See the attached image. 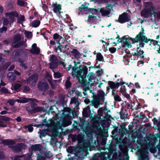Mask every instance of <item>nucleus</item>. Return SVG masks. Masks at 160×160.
<instances>
[{"mask_svg": "<svg viewBox=\"0 0 160 160\" xmlns=\"http://www.w3.org/2000/svg\"><path fill=\"white\" fill-rule=\"evenodd\" d=\"M74 66L72 67V76L76 77L79 79V81H80V78L82 79V81L84 82H87L86 76L88 73V68L85 65L80 64V61H76L74 60L73 62Z\"/></svg>", "mask_w": 160, "mask_h": 160, "instance_id": "1", "label": "nucleus"}, {"mask_svg": "<svg viewBox=\"0 0 160 160\" xmlns=\"http://www.w3.org/2000/svg\"><path fill=\"white\" fill-rule=\"evenodd\" d=\"M32 100L30 102V105L26 107V110L31 114L41 112H45L46 109L42 107L38 106V104L35 102H38L39 101L35 99Z\"/></svg>", "mask_w": 160, "mask_h": 160, "instance_id": "2", "label": "nucleus"}, {"mask_svg": "<svg viewBox=\"0 0 160 160\" xmlns=\"http://www.w3.org/2000/svg\"><path fill=\"white\" fill-rule=\"evenodd\" d=\"M16 153H23L22 149H27V146L24 143L21 142L17 143L15 145L9 147Z\"/></svg>", "mask_w": 160, "mask_h": 160, "instance_id": "3", "label": "nucleus"}, {"mask_svg": "<svg viewBox=\"0 0 160 160\" xmlns=\"http://www.w3.org/2000/svg\"><path fill=\"white\" fill-rule=\"evenodd\" d=\"M89 3H87L85 2L84 4H82L80 7H79L78 9L80 12L82 11H87L91 12L92 15L97 14L98 12V10L97 9L93 8H90L88 7Z\"/></svg>", "mask_w": 160, "mask_h": 160, "instance_id": "4", "label": "nucleus"}, {"mask_svg": "<svg viewBox=\"0 0 160 160\" xmlns=\"http://www.w3.org/2000/svg\"><path fill=\"white\" fill-rule=\"evenodd\" d=\"M138 42V45H137L138 47L135 49L136 52L132 53V54L133 56H138L144 59L145 58L143 54L144 53V52L143 50L141 49V48H143L145 45L141 41H140Z\"/></svg>", "mask_w": 160, "mask_h": 160, "instance_id": "5", "label": "nucleus"}, {"mask_svg": "<svg viewBox=\"0 0 160 160\" xmlns=\"http://www.w3.org/2000/svg\"><path fill=\"white\" fill-rule=\"evenodd\" d=\"M153 13H155V9L152 7L148 8H144L141 12V15L145 18L151 17Z\"/></svg>", "mask_w": 160, "mask_h": 160, "instance_id": "6", "label": "nucleus"}, {"mask_svg": "<svg viewBox=\"0 0 160 160\" xmlns=\"http://www.w3.org/2000/svg\"><path fill=\"white\" fill-rule=\"evenodd\" d=\"M131 19L130 15L127 12H124L119 15L118 19L115 20V21L122 24L129 21Z\"/></svg>", "mask_w": 160, "mask_h": 160, "instance_id": "7", "label": "nucleus"}, {"mask_svg": "<svg viewBox=\"0 0 160 160\" xmlns=\"http://www.w3.org/2000/svg\"><path fill=\"white\" fill-rule=\"evenodd\" d=\"M38 79V75L33 74L29 77L27 79V84L32 86H35L37 83Z\"/></svg>", "mask_w": 160, "mask_h": 160, "instance_id": "8", "label": "nucleus"}, {"mask_svg": "<svg viewBox=\"0 0 160 160\" xmlns=\"http://www.w3.org/2000/svg\"><path fill=\"white\" fill-rule=\"evenodd\" d=\"M104 98V95L102 93H98V95L94 94L93 96V99L94 101L93 103H95L94 107L97 108L99 107V103L101 100L103 99Z\"/></svg>", "mask_w": 160, "mask_h": 160, "instance_id": "9", "label": "nucleus"}, {"mask_svg": "<svg viewBox=\"0 0 160 160\" xmlns=\"http://www.w3.org/2000/svg\"><path fill=\"white\" fill-rule=\"evenodd\" d=\"M38 89L40 91L45 92L49 88L48 83L46 82L39 81L37 85Z\"/></svg>", "mask_w": 160, "mask_h": 160, "instance_id": "10", "label": "nucleus"}, {"mask_svg": "<svg viewBox=\"0 0 160 160\" xmlns=\"http://www.w3.org/2000/svg\"><path fill=\"white\" fill-rule=\"evenodd\" d=\"M51 62L49 63L50 68L54 69L57 68L58 66V60L54 55H52L50 59Z\"/></svg>", "mask_w": 160, "mask_h": 160, "instance_id": "11", "label": "nucleus"}, {"mask_svg": "<svg viewBox=\"0 0 160 160\" xmlns=\"http://www.w3.org/2000/svg\"><path fill=\"white\" fill-rule=\"evenodd\" d=\"M50 44L51 45H55L54 50L56 52H57L58 49L60 52H62V49L60 47V46H62V48H63V46L61 44L59 40L56 41V40L53 41V40H51L50 42Z\"/></svg>", "mask_w": 160, "mask_h": 160, "instance_id": "12", "label": "nucleus"}, {"mask_svg": "<svg viewBox=\"0 0 160 160\" xmlns=\"http://www.w3.org/2000/svg\"><path fill=\"white\" fill-rule=\"evenodd\" d=\"M7 16L9 17L10 21L13 23L15 21L14 17L17 18L18 17V14L17 12H11L6 13Z\"/></svg>", "mask_w": 160, "mask_h": 160, "instance_id": "13", "label": "nucleus"}, {"mask_svg": "<svg viewBox=\"0 0 160 160\" xmlns=\"http://www.w3.org/2000/svg\"><path fill=\"white\" fill-rule=\"evenodd\" d=\"M87 77L88 79V82L87 80V82H86L81 81L82 84H85L86 85L88 83V84H89L90 82H92V80H95L96 78L95 74L93 72H89L88 75L87 74L86 77Z\"/></svg>", "mask_w": 160, "mask_h": 160, "instance_id": "14", "label": "nucleus"}, {"mask_svg": "<svg viewBox=\"0 0 160 160\" xmlns=\"http://www.w3.org/2000/svg\"><path fill=\"white\" fill-rule=\"evenodd\" d=\"M20 53L25 54L26 52L22 49H18L14 50L12 55V58L13 59H15L16 58L20 56Z\"/></svg>", "mask_w": 160, "mask_h": 160, "instance_id": "15", "label": "nucleus"}, {"mask_svg": "<svg viewBox=\"0 0 160 160\" xmlns=\"http://www.w3.org/2000/svg\"><path fill=\"white\" fill-rule=\"evenodd\" d=\"M67 151L70 153L75 152L76 155L80 154V153L81 152L80 149L77 151L76 148L75 147L71 146H69L68 147V148L67 149Z\"/></svg>", "mask_w": 160, "mask_h": 160, "instance_id": "16", "label": "nucleus"}, {"mask_svg": "<svg viewBox=\"0 0 160 160\" xmlns=\"http://www.w3.org/2000/svg\"><path fill=\"white\" fill-rule=\"evenodd\" d=\"M107 110V108L106 107H105L104 109H103L102 108H100L98 111V115L99 117H96V118L100 121L102 120V117L103 113L104 111H106Z\"/></svg>", "mask_w": 160, "mask_h": 160, "instance_id": "17", "label": "nucleus"}, {"mask_svg": "<svg viewBox=\"0 0 160 160\" xmlns=\"http://www.w3.org/2000/svg\"><path fill=\"white\" fill-rule=\"evenodd\" d=\"M30 52L33 54H38L40 52V50L37 47V44L34 43L32 45V48L30 50Z\"/></svg>", "mask_w": 160, "mask_h": 160, "instance_id": "18", "label": "nucleus"}, {"mask_svg": "<svg viewBox=\"0 0 160 160\" xmlns=\"http://www.w3.org/2000/svg\"><path fill=\"white\" fill-rule=\"evenodd\" d=\"M16 143L13 139H2V143L5 145H14Z\"/></svg>", "mask_w": 160, "mask_h": 160, "instance_id": "19", "label": "nucleus"}, {"mask_svg": "<svg viewBox=\"0 0 160 160\" xmlns=\"http://www.w3.org/2000/svg\"><path fill=\"white\" fill-rule=\"evenodd\" d=\"M53 8V11L54 13H57L58 12H60L61 10V5L58 4L56 2L53 3L52 5Z\"/></svg>", "mask_w": 160, "mask_h": 160, "instance_id": "20", "label": "nucleus"}, {"mask_svg": "<svg viewBox=\"0 0 160 160\" xmlns=\"http://www.w3.org/2000/svg\"><path fill=\"white\" fill-rule=\"evenodd\" d=\"M108 86L107 87V90L109 89V88L112 89L118 88L117 82L115 83V82L113 81H109L108 82Z\"/></svg>", "mask_w": 160, "mask_h": 160, "instance_id": "21", "label": "nucleus"}, {"mask_svg": "<svg viewBox=\"0 0 160 160\" xmlns=\"http://www.w3.org/2000/svg\"><path fill=\"white\" fill-rule=\"evenodd\" d=\"M145 34L144 30V29L142 28L140 32L137 35L140 41H141L146 36Z\"/></svg>", "mask_w": 160, "mask_h": 160, "instance_id": "22", "label": "nucleus"}, {"mask_svg": "<svg viewBox=\"0 0 160 160\" xmlns=\"http://www.w3.org/2000/svg\"><path fill=\"white\" fill-rule=\"evenodd\" d=\"M21 36L19 33H17L13 37V43L14 44H15L18 42L21 41Z\"/></svg>", "mask_w": 160, "mask_h": 160, "instance_id": "23", "label": "nucleus"}, {"mask_svg": "<svg viewBox=\"0 0 160 160\" xmlns=\"http://www.w3.org/2000/svg\"><path fill=\"white\" fill-rule=\"evenodd\" d=\"M41 145L39 144H32L30 146V149L32 151H38L40 150Z\"/></svg>", "mask_w": 160, "mask_h": 160, "instance_id": "24", "label": "nucleus"}, {"mask_svg": "<svg viewBox=\"0 0 160 160\" xmlns=\"http://www.w3.org/2000/svg\"><path fill=\"white\" fill-rule=\"evenodd\" d=\"M109 10L110 11L107 10H105L103 8H102L100 9V12L102 16H108L110 14L111 11L110 9Z\"/></svg>", "mask_w": 160, "mask_h": 160, "instance_id": "25", "label": "nucleus"}, {"mask_svg": "<svg viewBox=\"0 0 160 160\" xmlns=\"http://www.w3.org/2000/svg\"><path fill=\"white\" fill-rule=\"evenodd\" d=\"M71 53L73 56L76 58L80 57V53L76 49H73Z\"/></svg>", "mask_w": 160, "mask_h": 160, "instance_id": "26", "label": "nucleus"}, {"mask_svg": "<svg viewBox=\"0 0 160 160\" xmlns=\"http://www.w3.org/2000/svg\"><path fill=\"white\" fill-rule=\"evenodd\" d=\"M96 60L99 62H104V57L100 52L97 53Z\"/></svg>", "mask_w": 160, "mask_h": 160, "instance_id": "27", "label": "nucleus"}, {"mask_svg": "<svg viewBox=\"0 0 160 160\" xmlns=\"http://www.w3.org/2000/svg\"><path fill=\"white\" fill-rule=\"evenodd\" d=\"M7 78L9 80L14 81L16 79V76L12 72H9L7 74Z\"/></svg>", "mask_w": 160, "mask_h": 160, "instance_id": "28", "label": "nucleus"}, {"mask_svg": "<svg viewBox=\"0 0 160 160\" xmlns=\"http://www.w3.org/2000/svg\"><path fill=\"white\" fill-rule=\"evenodd\" d=\"M22 103H26L31 101L32 100H35V99L33 98H27L24 97H21Z\"/></svg>", "mask_w": 160, "mask_h": 160, "instance_id": "29", "label": "nucleus"}, {"mask_svg": "<svg viewBox=\"0 0 160 160\" xmlns=\"http://www.w3.org/2000/svg\"><path fill=\"white\" fill-rule=\"evenodd\" d=\"M128 39L132 41V44H133L136 43H138L140 41L137 35L136 36L135 38H132L130 36H128Z\"/></svg>", "mask_w": 160, "mask_h": 160, "instance_id": "30", "label": "nucleus"}, {"mask_svg": "<svg viewBox=\"0 0 160 160\" xmlns=\"http://www.w3.org/2000/svg\"><path fill=\"white\" fill-rule=\"evenodd\" d=\"M154 40H155L152 39L148 38L146 36L140 41H141L142 43H143L144 45H145L146 43H148L149 41L153 42Z\"/></svg>", "mask_w": 160, "mask_h": 160, "instance_id": "31", "label": "nucleus"}, {"mask_svg": "<svg viewBox=\"0 0 160 160\" xmlns=\"http://www.w3.org/2000/svg\"><path fill=\"white\" fill-rule=\"evenodd\" d=\"M40 22L37 20H34L32 22V26L34 28L38 27L40 24Z\"/></svg>", "mask_w": 160, "mask_h": 160, "instance_id": "32", "label": "nucleus"}, {"mask_svg": "<svg viewBox=\"0 0 160 160\" xmlns=\"http://www.w3.org/2000/svg\"><path fill=\"white\" fill-rule=\"evenodd\" d=\"M53 38L54 39V40H53V41H58L59 40L60 41V39L61 38H62V37L59 35L58 33H54L53 36Z\"/></svg>", "mask_w": 160, "mask_h": 160, "instance_id": "33", "label": "nucleus"}, {"mask_svg": "<svg viewBox=\"0 0 160 160\" xmlns=\"http://www.w3.org/2000/svg\"><path fill=\"white\" fill-rule=\"evenodd\" d=\"M148 159V156L143 153H141L139 157V160H147Z\"/></svg>", "mask_w": 160, "mask_h": 160, "instance_id": "34", "label": "nucleus"}, {"mask_svg": "<svg viewBox=\"0 0 160 160\" xmlns=\"http://www.w3.org/2000/svg\"><path fill=\"white\" fill-rule=\"evenodd\" d=\"M101 138H102L100 144L102 146L105 145L106 144V142L107 140V137L106 136H103V135H101Z\"/></svg>", "mask_w": 160, "mask_h": 160, "instance_id": "35", "label": "nucleus"}, {"mask_svg": "<svg viewBox=\"0 0 160 160\" xmlns=\"http://www.w3.org/2000/svg\"><path fill=\"white\" fill-rule=\"evenodd\" d=\"M126 111V109H124L122 107L121 108V111L119 112L120 118L122 119H125V118L126 113H122V111Z\"/></svg>", "mask_w": 160, "mask_h": 160, "instance_id": "36", "label": "nucleus"}, {"mask_svg": "<svg viewBox=\"0 0 160 160\" xmlns=\"http://www.w3.org/2000/svg\"><path fill=\"white\" fill-rule=\"evenodd\" d=\"M22 92H23L27 93L30 92V88L27 85H25L22 87Z\"/></svg>", "mask_w": 160, "mask_h": 160, "instance_id": "37", "label": "nucleus"}, {"mask_svg": "<svg viewBox=\"0 0 160 160\" xmlns=\"http://www.w3.org/2000/svg\"><path fill=\"white\" fill-rule=\"evenodd\" d=\"M10 118L5 116H0V120L4 121L6 123H8L10 120Z\"/></svg>", "mask_w": 160, "mask_h": 160, "instance_id": "38", "label": "nucleus"}, {"mask_svg": "<svg viewBox=\"0 0 160 160\" xmlns=\"http://www.w3.org/2000/svg\"><path fill=\"white\" fill-rule=\"evenodd\" d=\"M122 47H124L126 46H127L128 48H132V45L131 44V43L129 41H128V42L126 41L125 42H122Z\"/></svg>", "mask_w": 160, "mask_h": 160, "instance_id": "39", "label": "nucleus"}, {"mask_svg": "<svg viewBox=\"0 0 160 160\" xmlns=\"http://www.w3.org/2000/svg\"><path fill=\"white\" fill-rule=\"evenodd\" d=\"M72 83L70 81V79L69 78H68L66 81L65 82V87L66 89H68L70 88L71 87Z\"/></svg>", "mask_w": 160, "mask_h": 160, "instance_id": "40", "label": "nucleus"}, {"mask_svg": "<svg viewBox=\"0 0 160 160\" xmlns=\"http://www.w3.org/2000/svg\"><path fill=\"white\" fill-rule=\"evenodd\" d=\"M88 19L87 20L88 22H91L97 18V17L93 15H89L88 17Z\"/></svg>", "mask_w": 160, "mask_h": 160, "instance_id": "41", "label": "nucleus"}, {"mask_svg": "<svg viewBox=\"0 0 160 160\" xmlns=\"http://www.w3.org/2000/svg\"><path fill=\"white\" fill-rule=\"evenodd\" d=\"M10 65V63L9 62H6L2 66L1 69L2 70H7Z\"/></svg>", "mask_w": 160, "mask_h": 160, "instance_id": "42", "label": "nucleus"}, {"mask_svg": "<svg viewBox=\"0 0 160 160\" xmlns=\"http://www.w3.org/2000/svg\"><path fill=\"white\" fill-rule=\"evenodd\" d=\"M32 126V124H29L27 126H24V128L26 129L28 128V131L29 132H32L33 129Z\"/></svg>", "mask_w": 160, "mask_h": 160, "instance_id": "43", "label": "nucleus"}, {"mask_svg": "<svg viewBox=\"0 0 160 160\" xmlns=\"http://www.w3.org/2000/svg\"><path fill=\"white\" fill-rule=\"evenodd\" d=\"M53 76L55 78H61L62 75L60 72H54Z\"/></svg>", "mask_w": 160, "mask_h": 160, "instance_id": "44", "label": "nucleus"}, {"mask_svg": "<svg viewBox=\"0 0 160 160\" xmlns=\"http://www.w3.org/2000/svg\"><path fill=\"white\" fill-rule=\"evenodd\" d=\"M46 76L48 78L47 79V81L49 82V84L52 85V76L50 75L49 73H48L46 75Z\"/></svg>", "mask_w": 160, "mask_h": 160, "instance_id": "45", "label": "nucleus"}, {"mask_svg": "<svg viewBox=\"0 0 160 160\" xmlns=\"http://www.w3.org/2000/svg\"><path fill=\"white\" fill-rule=\"evenodd\" d=\"M24 34L27 38H31L32 37V33L31 32L25 31Z\"/></svg>", "mask_w": 160, "mask_h": 160, "instance_id": "46", "label": "nucleus"}, {"mask_svg": "<svg viewBox=\"0 0 160 160\" xmlns=\"http://www.w3.org/2000/svg\"><path fill=\"white\" fill-rule=\"evenodd\" d=\"M145 6L148 7H150L149 8H151V7H152L154 9L155 7L153 6V3L151 2H145Z\"/></svg>", "mask_w": 160, "mask_h": 160, "instance_id": "47", "label": "nucleus"}, {"mask_svg": "<svg viewBox=\"0 0 160 160\" xmlns=\"http://www.w3.org/2000/svg\"><path fill=\"white\" fill-rule=\"evenodd\" d=\"M79 102L77 99L75 97H72L71 98V100L70 102L71 103H74L77 104V103H78Z\"/></svg>", "mask_w": 160, "mask_h": 160, "instance_id": "48", "label": "nucleus"}, {"mask_svg": "<svg viewBox=\"0 0 160 160\" xmlns=\"http://www.w3.org/2000/svg\"><path fill=\"white\" fill-rule=\"evenodd\" d=\"M83 115L86 117H88V113L87 111V110L86 108H84L82 111Z\"/></svg>", "mask_w": 160, "mask_h": 160, "instance_id": "49", "label": "nucleus"}, {"mask_svg": "<svg viewBox=\"0 0 160 160\" xmlns=\"http://www.w3.org/2000/svg\"><path fill=\"white\" fill-rule=\"evenodd\" d=\"M25 17L24 15H21V17L18 19V23H21V22L25 21Z\"/></svg>", "mask_w": 160, "mask_h": 160, "instance_id": "50", "label": "nucleus"}, {"mask_svg": "<svg viewBox=\"0 0 160 160\" xmlns=\"http://www.w3.org/2000/svg\"><path fill=\"white\" fill-rule=\"evenodd\" d=\"M104 113L105 116L102 117V119L106 118L107 119H108L112 118V116L110 114H108L107 112H104Z\"/></svg>", "mask_w": 160, "mask_h": 160, "instance_id": "51", "label": "nucleus"}, {"mask_svg": "<svg viewBox=\"0 0 160 160\" xmlns=\"http://www.w3.org/2000/svg\"><path fill=\"white\" fill-rule=\"evenodd\" d=\"M0 92L2 93H7L8 92V89L4 87L0 89Z\"/></svg>", "mask_w": 160, "mask_h": 160, "instance_id": "52", "label": "nucleus"}, {"mask_svg": "<svg viewBox=\"0 0 160 160\" xmlns=\"http://www.w3.org/2000/svg\"><path fill=\"white\" fill-rule=\"evenodd\" d=\"M120 92L122 93V94L124 93L125 92H126V89L125 86L123 85L122 86L120 89Z\"/></svg>", "mask_w": 160, "mask_h": 160, "instance_id": "53", "label": "nucleus"}, {"mask_svg": "<svg viewBox=\"0 0 160 160\" xmlns=\"http://www.w3.org/2000/svg\"><path fill=\"white\" fill-rule=\"evenodd\" d=\"M140 117H141L142 119H144L145 118V114L142 113V112H140V116L137 115L136 117V118H137V119H139Z\"/></svg>", "mask_w": 160, "mask_h": 160, "instance_id": "54", "label": "nucleus"}, {"mask_svg": "<svg viewBox=\"0 0 160 160\" xmlns=\"http://www.w3.org/2000/svg\"><path fill=\"white\" fill-rule=\"evenodd\" d=\"M125 40V42L127 41L128 42V38L127 37L126 35H125L122 37L121 39V40L120 41V43H122L123 41Z\"/></svg>", "mask_w": 160, "mask_h": 160, "instance_id": "55", "label": "nucleus"}, {"mask_svg": "<svg viewBox=\"0 0 160 160\" xmlns=\"http://www.w3.org/2000/svg\"><path fill=\"white\" fill-rule=\"evenodd\" d=\"M25 2L24 1L18 0L17 4L18 5L21 6H23L24 5Z\"/></svg>", "mask_w": 160, "mask_h": 160, "instance_id": "56", "label": "nucleus"}, {"mask_svg": "<svg viewBox=\"0 0 160 160\" xmlns=\"http://www.w3.org/2000/svg\"><path fill=\"white\" fill-rule=\"evenodd\" d=\"M116 48L115 47L110 48H109V51L111 53H115L116 51Z\"/></svg>", "mask_w": 160, "mask_h": 160, "instance_id": "57", "label": "nucleus"}, {"mask_svg": "<svg viewBox=\"0 0 160 160\" xmlns=\"http://www.w3.org/2000/svg\"><path fill=\"white\" fill-rule=\"evenodd\" d=\"M24 155H19L15 156L14 158V160H20L19 159L20 158H22L24 157Z\"/></svg>", "mask_w": 160, "mask_h": 160, "instance_id": "58", "label": "nucleus"}, {"mask_svg": "<svg viewBox=\"0 0 160 160\" xmlns=\"http://www.w3.org/2000/svg\"><path fill=\"white\" fill-rule=\"evenodd\" d=\"M21 86V85L20 84L16 83L14 86V89L15 90H16L19 89Z\"/></svg>", "mask_w": 160, "mask_h": 160, "instance_id": "59", "label": "nucleus"}, {"mask_svg": "<svg viewBox=\"0 0 160 160\" xmlns=\"http://www.w3.org/2000/svg\"><path fill=\"white\" fill-rule=\"evenodd\" d=\"M51 154L52 153H50V152H46L45 153V156L46 157L48 158H49L51 157L52 156V155Z\"/></svg>", "mask_w": 160, "mask_h": 160, "instance_id": "60", "label": "nucleus"}, {"mask_svg": "<svg viewBox=\"0 0 160 160\" xmlns=\"http://www.w3.org/2000/svg\"><path fill=\"white\" fill-rule=\"evenodd\" d=\"M114 99L116 101H120L121 100L120 96L118 95H116L114 96Z\"/></svg>", "mask_w": 160, "mask_h": 160, "instance_id": "61", "label": "nucleus"}, {"mask_svg": "<svg viewBox=\"0 0 160 160\" xmlns=\"http://www.w3.org/2000/svg\"><path fill=\"white\" fill-rule=\"evenodd\" d=\"M38 14L37 12H34L33 14L29 17V19H33L34 18L35 16H36Z\"/></svg>", "mask_w": 160, "mask_h": 160, "instance_id": "62", "label": "nucleus"}, {"mask_svg": "<svg viewBox=\"0 0 160 160\" xmlns=\"http://www.w3.org/2000/svg\"><path fill=\"white\" fill-rule=\"evenodd\" d=\"M7 27L3 26L2 28L0 29V32L1 33L3 32L4 31H6L7 30Z\"/></svg>", "mask_w": 160, "mask_h": 160, "instance_id": "63", "label": "nucleus"}, {"mask_svg": "<svg viewBox=\"0 0 160 160\" xmlns=\"http://www.w3.org/2000/svg\"><path fill=\"white\" fill-rule=\"evenodd\" d=\"M45 158L44 157L42 156V155L38 154V160H44Z\"/></svg>", "mask_w": 160, "mask_h": 160, "instance_id": "64", "label": "nucleus"}]
</instances>
